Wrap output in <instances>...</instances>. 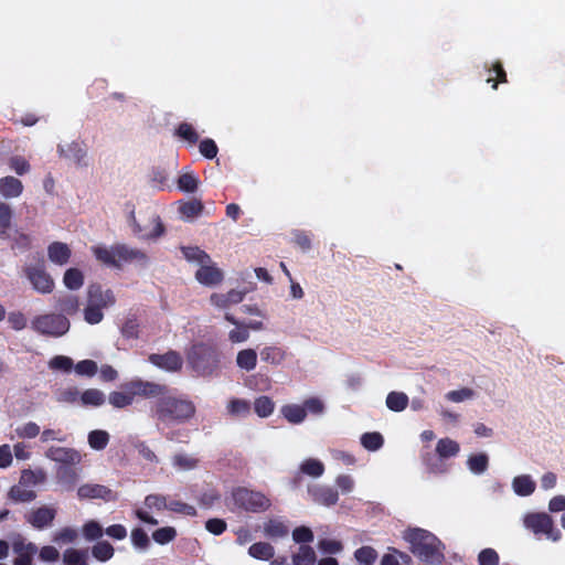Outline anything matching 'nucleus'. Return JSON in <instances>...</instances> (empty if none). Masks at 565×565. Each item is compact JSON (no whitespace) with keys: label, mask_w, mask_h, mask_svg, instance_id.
<instances>
[{"label":"nucleus","mask_w":565,"mask_h":565,"mask_svg":"<svg viewBox=\"0 0 565 565\" xmlns=\"http://www.w3.org/2000/svg\"><path fill=\"white\" fill-rule=\"evenodd\" d=\"M405 539L411 543V551L423 562L441 564L444 554L441 542L431 533L413 529L406 532Z\"/></svg>","instance_id":"obj_1"},{"label":"nucleus","mask_w":565,"mask_h":565,"mask_svg":"<svg viewBox=\"0 0 565 565\" xmlns=\"http://www.w3.org/2000/svg\"><path fill=\"white\" fill-rule=\"evenodd\" d=\"M188 260L196 263L200 268L195 273L196 280L205 286L220 284L223 279V273L215 267L206 253L202 249H188L185 253Z\"/></svg>","instance_id":"obj_2"},{"label":"nucleus","mask_w":565,"mask_h":565,"mask_svg":"<svg viewBox=\"0 0 565 565\" xmlns=\"http://www.w3.org/2000/svg\"><path fill=\"white\" fill-rule=\"evenodd\" d=\"M130 218L132 232L140 239H154L164 234V225L158 215L152 214L138 221L135 213L131 212Z\"/></svg>","instance_id":"obj_3"},{"label":"nucleus","mask_w":565,"mask_h":565,"mask_svg":"<svg viewBox=\"0 0 565 565\" xmlns=\"http://www.w3.org/2000/svg\"><path fill=\"white\" fill-rule=\"evenodd\" d=\"M233 497L235 503L247 511L259 512L270 505V501L264 494L247 489H237Z\"/></svg>","instance_id":"obj_4"},{"label":"nucleus","mask_w":565,"mask_h":565,"mask_svg":"<svg viewBox=\"0 0 565 565\" xmlns=\"http://www.w3.org/2000/svg\"><path fill=\"white\" fill-rule=\"evenodd\" d=\"M189 359L193 367L202 372H211L218 361L214 349L205 344L193 347Z\"/></svg>","instance_id":"obj_5"},{"label":"nucleus","mask_w":565,"mask_h":565,"mask_svg":"<svg viewBox=\"0 0 565 565\" xmlns=\"http://www.w3.org/2000/svg\"><path fill=\"white\" fill-rule=\"evenodd\" d=\"M33 326L41 333L62 335L67 332L70 322L64 316L45 315L36 318Z\"/></svg>","instance_id":"obj_6"},{"label":"nucleus","mask_w":565,"mask_h":565,"mask_svg":"<svg viewBox=\"0 0 565 565\" xmlns=\"http://www.w3.org/2000/svg\"><path fill=\"white\" fill-rule=\"evenodd\" d=\"M159 409L162 414L173 418H189L194 414V406L191 403L172 397L162 399Z\"/></svg>","instance_id":"obj_7"},{"label":"nucleus","mask_w":565,"mask_h":565,"mask_svg":"<svg viewBox=\"0 0 565 565\" xmlns=\"http://www.w3.org/2000/svg\"><path fill=\"white\" fill-rule=\"evenodd\" d=\"M12 548L17 555L13 565H33V556L38 550L34 544L18 535L12 541Z\"/></svg>","instance_id":"obj_8"},{"label":"nucleus","mask_w":565,"mask_h":565,"mask_svg":"<svg viewBox=\"0 0 565 565\" xmlns=\"http://www.w3.org/2000/svg\"><path fill=\"white\" fill-rule=\"evenodd\" d=\"M108 300L103 297L99 289L89 290V303L84 315L88 323H98L103 319L102 308L106 307Z\"/></svg>","instance_id":"obj_9"},{"label":"nucleus","mask_w":565,"mask_h":565,"mask_svg":"<svg viewBox=\"0 0 565 565\" xmlns=\"http://www.w3.org/2000/svg\"><path fill=\"white\" fill-rule=\"evenodd\" d=\"M97 259L110 267H120L136 255L127 249H96Z\"/></svg>","instance_id":"obj_10"},{"label":"nucleus","mask_w":565,"mask_h":565,"mask_svg":"<svg viewBox=\"0 0 565 565\" xmlns=\"http://www.w3.org/2000/svg\"><path fill=\"white\" fill-rule=\"evenodd\" d=\"M125 388L132 391L134 397L143 396L151 398L162 395L166 392V388L159 384L140 380L127 383Z\"/></svg>","instance_id":"obj_11"},{"label":"nucleus","mask_w":565,"mask_h":565,"mask_svg":"<svg viewBox=\"0 0 565 565\" xmlns=\"http://www.w3.org/2000/svg\"><path fill=\"white\" fill-rule=\"evenodd\" d=\"M525 525L531 529L534 533H545L551 535L553 521L544 513L529 514L524 519Z\"/></svg>","instance_id":"obj_12"},{"label":"nucleus","mask_w":565,"mask_h":565,"mask_svg":"<svg viewBox=\"0 0 565 565\" xmlns=\"http://www.w3.org/2000/svg\"><path fill=\"white\" fill-rule=\"evenodd\" d=\"M57 150L61 157L66 158L76 164H82L87 154L84 145L77 141H73L66 146L60 145Z\"/></svg>","instance_id":"obj_13"},{"label":"nucleus","mask_w":565,"mask_h":565,"mask_svg":"<svg viewBox=\"0 0 565 565\" xmlns=\"http://www.w3.org/2000/svg\"><path fill=\"white\" fill-rule=\"evenodd\" d=\"M150 362L167 371H179L182 366V359L175 352H167L164 354H152Z\"/></svg>","instance_id":"obj_14"},{"label":"nucleus","mask_w":565,"mask_h":565,"mask_svg":"<svg viewBox=\"0 0 565 565\" xmlns=\"http://www.w3.org/2000/svg\"><path fill=\"white\" fill-rule=\"evenodd\" d=\"M23 192L22 182L11 175L0 179V193L6 199L18 198Z\"/></svg>","instance_id":"obj_15"},{"label":"nucleus","mask_w":565,"mask_h":565,"mask_svg":"<svg viewBox=\"0 0 565 565\" xmlns=\"http://www.w3.org/2000/svg\"><path fill=\"white\" fill-rule=\"evenodd\" d=\"M56 514L55 509L50 507H42L34 510L29 519V522L35 527H44L52 523Z\"/></svg>","instance_id":"obj_16"},{"label":"nucleus","mask_w":565,"mask_h":565,"mask_svg":"<svg viewBox=\"0 0 565 565\" xmlns=\"http://www.w3.org/2000/svg\"><path fill=\"white\" fill-rule=\"evenodd\" d=\"M203 209V203L198 199H193L190 201H180L178 211L181 214L182 218L186 221H192L193 218L202 214Z\"/></svg>","instance_id":"obj_17"},{"label":"nucleus","mask_w":565,"mask_h":565,"mask_svg":"<svg viewBox=\"0 0 565 565\" xmlns=\"http://www.w3.org/2000/svg\"><path fill=\"white\" fill-rule=\"evenodd\" d=\"M33 287L41 292H51L53 289V280L49 275L41 270H34L29 275Z\"/></svg>","instance_id":"obj_18"},{"label":"nucleus","mask_w":565,"mask_h":565,"mask_svg":"<svg viewBox=\"0 0 565 565\" xmlns=\"http://www.w3.org/2000/svg\"><path fill=\"white\" fill-rule=\"evenodd\" d=\"M8 495L14 502H29L35 499L36 493L33 489L17 483L10 489Z\"/></svg>","instance_id":"obj_19"},{"label":"nucleus","mask_w":565,"mask_h":565,"mask_svg":"<svg viewBox=\"0 0 565 565\" xmlns=\"http://www.w3.org/2000/svg\"><path fill=\"white\" fill-rule=\"evenodd\" d=\"M49 456L56 461L65 462V463H77L79 462V455L70 449L64 448H51L49 451Z\"/></svg>","instance_id":"obj_20"},{"label":"nucleus","mask_w":565,"mask_h":565,"mask_svg":"<svg viewBox=\"0 0 565 565\" xmlns=\"http://www.w3.org/2000/svg\"><path fill=\"white\" fill-rule=\"evenodd\" d=\"M81 498H107L110 494V490L99 484H85L79 487L77 491Z\"/></svg>","instance_id":"obj_21"},{"label":"nucleus","mask_w":565,"mask_h":565,"mask_svg":"<svg viewBox=\"0 0 565 565\" xmlns=\"http://www.w3.org/2000/svg\"><path fill=\"white\" fill-rule=\"evenodd\" d=\"M44 480L45 473L41 470H23L18 483L21 486H26L30 489H33L35 486L42 483Z\"/></svg>","instance_id":"obj_22"},{"label":"nucleus","mask_w":565,"mask_h":565,"mask_svg":"<svg viewBox=\"0 0 565 565\" xmlns=\"http://www.w3.org/2000/svg\"><path fill=\"white\" fill-rule=\"evenodd\" d=\"M13 212L9 204L0 203V238L9 236Z\"/></svg>","instance_id":"obj_23"},{"label":"nucleus","mask_w":565,"mask_h":565,"mask_svg":"<svg viewBox=\"0 0 565 565\" xmlns=\"http://www.w3.org/2000/svg\"><path fill=\"white\" fill-rule=\"evenodd\" d=\"M315 551L307 545L300 546L298 552L292 556L295 565H313L316 562Z\"/></svg>","instance_id":"obj_24"},{"label":"nucleus","mask_w":565,"mask_h":565,"mask_svg":"<svg viewBox=\"0 0 565 565\" xmlns=\"http://www.w3.org/2000/svg\"><path fill=\"white\" fill-rule=\"evenodd\" d=\"M249 555L257 559H269L274 556V547L266 542H258L249 547Z\"/></svg>","instance_id":"obj_25"},{"label":"nucleus","mask_w":565,"mask_h":565,"mask_svg":"<svg viewBox=\"0 0 565 565\" xmlns=\"http://www.w3.org/2000/svg\"><path fill=\"white\" fill-rule=\"evenodd\" d=\"M175 136L191 145H195L199 141V134L191 124L185 121L178 125Z\"/></svg>","instance_id":"obj_26"},{"label":"nucleus","mask_w":565,"mask_h":565,"mask_svg":"<svg viewBox=\"0 0 565 565\" xmlns=\"http://www.w3.org/2000/svg\"><path fill=\"white\" fill-rule=\"evenodd\" d=\"M178 188L188 193H193L198 190L199 179L192 172L182 173L177 181Z\"/></svg>","instance_id":"obj_27"},{"label":"nucleus","mask_w":565,"mask_h":565,"mask_svg":"<svg viewBox=\"0 0 565 565\" xmlns=\"http://www.w3.org/2000/svg\"><path fill=\"white\" fill-rule=\"evenodd\" d=\"M264 532L267 536L277 539L287 535L288 527L278 520H268L264 524Z\"/></svg>","instance_id":"obj_28"},{"label":"nucleus","mask_w":565,"mask_h":565,"mask_svg":"<svg viewBox=\"0 0 565 565\" xmlns=\"http://www.w3.org/2000/svg\"><path fill=\"white\" fill-rule=\"evenodd\" d=\"M132 391L127 390L125 392H113L109 395V403L117 408H122L131 405L134 402Z\"/></svg>","instance_id":"obj_29"},{"label":"nucleus","mask_w":565,"mask_h":565,"mask_svg":"<svg viewBox=\"0 0 565 565\" xmlns=\"http://www.w3.org/2000/svg\"><path fill=\"white\" fill-rule=\"evenodd\" d=\"M104 401V393L96 388H88L81 394V402L85 406H100Z\"/></svg>","instance_id":"obj_30"},{"label":"nucleus","mask_w":565,"mask_h":565,"mask_svg":"<svg viewBox=\"0 0 565 565\" xmlns=\"http://www.w3.org/2000/svg\"><path fill=\"white\" fill-rule=\"evenodd\" d=\"M256 360L257 354L252 349L243 350L237 354V365L241 369H245L247 371L253 370L255 367Z\"/></svg>","instance_id":"obj_31"},{"label":"nucleus","mask_w":565,"mask_h":565,"mask_svg":"<svg viewBox=\"0 0 565 565\" xmlns=\"http://www.w3.org/2000/svg\"><path fill=\"white\" fill-rule=\"evenodd\" d=\"M92 553L98 561L105 562L113 557L114 547L108 542H99L93 546Z\"/></svg>","instance_id":"obj_32"},{"label":"nucleus","mask_w":565,"mask_h":565,"mask_svg":"<svg viewBox=\"0 0 565 565\" xmlns=\"http://www.w3.org/2000/svg\"><path fill=\"white\" fill-rule=\"evenodd\" d=\"M83 281V274L75 268L68 269L64 275V284L70 289H78L82 287Z\"/></svg>","instance_id":"obj_33"},{"label":"nucleus","mask_w":565,"mask_h":565,"mask_svg":"<svg viewBox=\"0 0 565 565\" xmlns=\"http://www.w3.org/2000/svg\"><path fill=\"white\" fill-rule=\"evenodd\" d=\"M407 396L403 393H391L387 396L386 405L390 409L394 412L403 411L407 405Z\"/></svg>","instance_id":"obj_34"},{"label":"nucleus","mask_w":565,"mask_h":565,"mask_svg":"<svg viewBox=\"0 0 565 565\" xmlns=\"http://www.w3.org/2000/svg\"><path fill=\"white\" fill-rule=\"evenodd\" d=\"M513 489L520 495H527L533 492L534 483L529 477H518L513 481Z\"/></svg>","instance_id":"obj_35"},{"label":"nucleus","mask_w":565,"mask_h":565,"mask_svg":"<svg viewBox=\"0 0 565 565\" xmlns=\"http://www.w3.org/2000/svg\"><path fill=\"white\" fill-rule=\"evenodd\" d=\"M86 561V554L76 548H67L63 553V563L65 565H81Z\"/></svg>","instance_id":"obj_36"},{"label":"nucleus","mask_w":565,"mask_h":565,"mask_svg":"<svg viewBox=\"0 0 565 565\" xmlns=\"http://www.w3.org/2000/svg\"><path fill=\"white\" fill-rule=\"evenodd\" d=\"M490 72H493L495 74V77H488L487 82L492 83V88L497 89L499 83H507V73L503 68V65L500 61H497L492 65V70Z\"/></svg>","instance_id":"obj_37"},{"label":"nucleus","mask_w":565,"mask_h":565,"mask_svg":"<svg viewBox=\"0 0 565 565\" xmlns=\"http://www.w3.org/2000/svg\"><path fill=\"white\" fill-rule=\"evenodd\" d=\"M200 153L206 159H214L217 156L218 148L215 141L211 138H205L200 141Z\"/></svg>","instance_id":"obj_38"},{"label":"nucleus","mask_w":565,"mask_h":565,"mask_svg":"<svg viewBox=\"0 0 565 565\" xmlns=\"http://www.w3.org/2000/svg\"><path fill=\"white\" fill-rule=\"evenodd\" d=\"M282 414L291 423H299L306 416L305 409L298 405L285 406L282 408Z\"/></svg>","instance_id":"obj_39"},{"label":"nucleus","mask_w":565,"mask_h":565,"mask_svg":"<svg viewBox=\"0 0 565 565\" xmlns=\"http://www.w3.org/2000/svg\"><path fill=\"white\" fill-rule=\"evenodd\" d=\"M88 443L94 449H103L108 443V434L104 430H94L88 436Z\"/></svg>","instance_id":"obj_40"},{"label":"nucleus","mask_w":565,"mask_h":565,"mask_svg":"<svg viewBox=\"0 0 565 565\" xmlns=\"http://www.w3.org/2000/svg\"><path fill=\"white\" fill-rule=\"evenodd\" d=\"M301 471L311 477H319L323 472V465L316 459H308L301 465Z\"/></svg>","instance_id":"obj_41"},{"label":"nucleus","mask_w":565,"mask_h":565,"mask_svg":"<svg viewBox=\"0 0 565 565\" xmlns=\"http://www.w3.org/2000/svg\"><path fill=\"white\" fill-rule=\"evenodd\" d=\"M77 531L72 527H64L60 530L55 536L54 542L57 544H70L77 539Z\"/></svg>","instance_id":"obj_42"},{"label":"nucleus","mask_w":565,"mask_h":565,"mask_svg":"<svg viewBox=\"0 0 565 565\" xmlns=\"http://www.w3.org/2000/svg\"><path fill=\"white\" fill-rule=\"evenodd\" d=\"M9 167L19 175H23L30 171V163L21 156L11 157Z\"/></svg>","instance_id":"obj_43"},{"label":"nucleus","mask_w":565,"mask_h":565,"mask_svg":"<svg viewBox=\"0 0 565 565\" xmlns=\"http://www.w3.org/2000/svg\"><path fill=\"white\" fill-rule=\"evenodd\" d=\"M459 450L457 443L450 439H441L438 443L437 451L441 457H448L455 455Z\"/></svg>","instance_id":"obj_44"},{"label":"nucleus","mask_w":565,"mask_h":565,"mask_svg":"<svg viewBox=\"0 0 565 565\" xmlns=\"http://www.w3.org/2000/svg\"><path fill=\"white\" fill-rule=\"evenodd\" d=\"M354 556L360 563L371 564L376 559L377 553L370 546H363L355 552Z\"/></svg>","instance_id":"obj_45"},{"label":"nucleus","mask_w":565,"mask_h":565,"mask_svg":"<svg viewBox=\"0 0 565 565\" xmlns=\"http://www.w3.org/2000/svg\"><path fill=\"white\" fill-rule=\"evenodd\" d=\"M83 534L87 540H95L102 536L103 529L96 521H89L83 526Z\"/></svg>","instance_id":"obj_46"},{"label":"nucleus","mask_w":565,"mask_h":565,"mask_svg":"<svg viewBox=\"0 0 565 565\" xmlns=\"http://www.w3.org/2000/svg\"><path fill=\"white\" fill-rule=\"evenodd\" d=\"M274 404L268 397H260L255 402V412L260 416L265 417L271 414Z\"/></svg>","instance_id":"obj_47"},{"label":"nucleus","mask_w":565,"mask_h":565,"mask_svg":"<svg viewBox=\"0 0 565 565\" xmlns=\"http://www.w3.org/2000/svg\"><path fill=\"white\" fill-rule=\"evenodd\" d=\"M175 536V530L173 527H162L152 534L153 540L159 544L170 542Z\"/></svg>","instance_id":"obj_48"},{"label":"nucleus","mask_w":565,"mask_h":565,"mask_svg":"<svg viewBox=\"0 0 565 565\" xmlns=\"http://www.w3.org/2000/svg\"><path fill=\"white\" fill-rule=\"evenodd\" d=\"M62 311L72 315L78 311L79 302L75 296H66L60 300Z\"/></svg>","instance_id":"obj_49"},{"label":"nucleus","mask_w":565,"mask_h":565,"mask_svg":"<svg viewBox=\"0 0 565 565\" xmlns=\"http://www.w3.org/2000/svg\"><path fill=\"white\" fill-rule=\"evenodd\" d=\"M319 548L327 554H337L342 551V543L337 540H321L318 543Z\"/></svg>","instance_id":"obj_50"},{"label":"nucleus","mask_w":565,"mask_h":565,"mask_svg":"<svg viewBox=\"0 0 565 565\" xmlns=\"http://www.w3.org/2000/svg\"><path fill=\"white\" fill-rule=\"evenodd\" d=\"M75 371L81 375L92 376L97 372V364L92 360H84L75 365Z\"/></svg>","instance_id":"obj_51"},{"label":"nucleus","mask_w":565,"mask_h":565,"mask_svg":"<svg viewBox=\"0 0 565 565\" xmlns=\"http://www.w3.org/2000/svg\"><path fill=\"white\" fill-rule=\"evenodd\" d=\"M382 443H383L382 436L377 433L365 434L362 437L363 446L370 450H375V449L380 448Z\"/></svg>","instance_id":"obj_52"},{"label":"nucleus","mask_w":565,"mask_h":565,"mask_svg":"<svg viewBox=\"0 0 565 565\" xmlns=\"http://www.w3.org/2000/svg\"><path fill=\"white\" fill-rule=\"evenodd\" d=\"M292 539L297 543L310 542L313 539V534L309 527L300 526L294 530Z\"/></svg>","instance_id":"obj_53"},{"label":"nucleus","mask_w":565,"mask_h":565,"mask_svg":"<svg viewBox=\"0 0 565 565\" xmlns=\"http://www.w3.org/2000/svg\"><path fill=\"white\" fill-rule=\"evenodd\" d=\"M487 456L486 455H477L469 459L468 463L472 471L482 472L487 467Z\"/></svg>","instance_id":"obj_54"},{"label":"nucleus","mask_w":565,"mask_h":565,"mask_svg":"<svg viewBox=\"0 0 565 565\" xmlns=\"http://www.w3.org/2000/svg\"><path fill=\"white\" fill-rule=\"evenodd\" d=\"M49 257L53 263L64 265L70 258V252L68 249H50Z\"/></svg>","instance_id":"obj_55"},{"label":"nucleus","mask_w":565,"mask_h":565,"mask_svg":"<svg viewBox=\"0 0 565 565\" xmlns=\"http://www.w3.org/2000/svg\"><path fill=\"white\" fill-rule=\"evenodd\" d=\"M72 360L66 356H56L52 359L50 362V366L56 370L70 371L72 369Z\"/></svg>","instance_id":"obj_56"},{"label":"nucleus","mask_w":565,"mask_h":565,"mask_svg":"<svg viewBox=\"0 0 565 565\" xmlns=\"http://www.w3.org/2000/svg\"><path fill=\"white\" fill-rule=\"evenodd\" d=\"M60 556L58 551L54 546H43L40 550V558L44 562H55Z\"/></svg>","instance_id":"obj_57"},{"label":"nucleus","mask_w":565,"mask_h":565,"mask_svg":"<svg viewBox=\"0 0 565 565\" xmlns=\"http://www.w3.org/2000/svg\"><path fill=\"white\" fill-rule=\"evenodd\" d=\"M481 565H497L498 554L493 550H484L479 554Z\"/></svg>","instance_id":"obj_58"},{"label":"nucleus","mask_w":565,"mask_h":565,"mask_svg":"<svg viewBox=\"0 0 565 565\" xmlns=\"http://www.w3.org/2000/svg\"><path fill=\"white\" fill-rule=\"evenodd\" d=\"M40 431V428L34 423H28L23 427L18 429V435L23 438H33Z\"/></svg>","instance_id":"obj_59"},{"label":"nucleus","mask_w":565,"mask_h":565,"mask_svg":"<svg viewBox=\"0 0 565 565\" xmlns=\"http://www.w3.org/2000/svg\"><path fill=\"white\" fill-rule=\"evenodd\" d=\"M9 322L11 323L12 328L15 330H22L26 326V319L24 315L20 312H14L9 316Z\"/></svg>","instance_id":"obj_60"},{"label":"nucleus","mask_w":565,"mask_h":565,"mask_svg":"<svg viewBox=\"0 0 565 565\" xmlns=\"http://www.w3.org/2000/svg\"><path fill=\"white\" fill-rule=\"evenodd\" d=\"M294 243L299 247H309L311 244V238L308 233L303 231H296L294 233Z\"/></svg>","instance_id":"obj_61"},{"label":"nucleus","mask_w":565,"mask_h":565,"mask_svg":"<svg viewBox=\"0 0 565 565\" xmlns=\"http://www.w3.org/2000/svg\"><path fill=\"white\" fill-rule=\"evenodd\" d=\"M225 527V522L220 519H211L206 522V529L213 534H221Z\"/></svg>","instance_id":"obj_62"},{"label":"nucleus","mask_w":565,"mask_h":565,"mask_svg":"<svg viewBox=\"0 0 565 565\" xmlns=\"http://www.w3.org/2000/svg\"><path fill=\"white\" fill-rule=\"evenodd\" d=\"M106 533L117 540H121L126 536L127 532L126 529L122 525H111L106 529Z\"/></svg>","instance_id":"obj_63"},{"label":"nucleus","mask_w":565,"mask_h":565,"mask_svg":"<svg viewBox=\"0 0 565 565\" xmlns=\"http://www.w3.org/2000/svg\"><path fill=\"white\" fill-rule=\"evenodd\" d=\"M548 508L552 512L565 510V497H555L550 501Z\"/></svg>","instance_id":"obj_64"}]
</instances>
